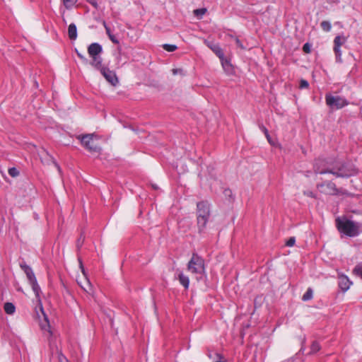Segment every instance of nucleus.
<instances>
[{
  "instance_id": "nucleus-1",
  "label": "nucleus",
  "mask_w": 362,
  "mask_h": 362,
  "mask_svg": "<svg viewBox=\"0 0 362 362\" xmlns=\"http://www.w3.org/2000/svg\"><path fill=\"white\" fill-rule=\"evenodd\" d=\"M313 169L316 174L330 173L336 177H349L356 173V170L351 165L336 163L333 167L330 168L327 165V162L324 159L316 160Z\"/></svg>"
},
{
  "instance_id": "nucleus-2",
  "label": "nucleus",
  "mask_w": 362,
  "mask_h": 362,
  "mask_svg": "<svg viewBox=\"0 0 362 362\" xmlns=\"http://www.w3.org/2000/svg\"><path fill=\"white\" fill-rule=\"evenodd\" d=\"M335 221L339 233L346 236L356 237L362 232V225L360 223L349 220L345 217H338Z\"/></svg>"
},
{
  "instance_id": "nucleus-3",
  "label": "nucleus",
  "mask_w": 362,
  "mask_h": 362,
  "mask_svg": "<svg viewBox=\"0 0 362 362\" xmlns=\"http://www.w3.org/2000/svg\"><path fill=\"white\" fill-rule=\"evenodd\" d=\"M187 271L197 276V279L200 280L203 276H206L204 259L197 253H193L190 260L187 263Z\"/></svg>"
},
{
  "instance_id": "nucleus-4",
  "label": "nucleus",
  "mask_w": 362,
  "mask_h": 362,
  "mask_svg": "<svg viewBox=\"0 0 362 362\" xmlns=\"http://www.w3.org/2000/svg\"><path fill=\"white\" fill-rule=\"evenodd\" d=\"M197 225L200 232L206 228L210 217V207L206 202H200L197 205Z\"/></svg>"
},
{
  "instance_id": "nucleus-5",
  "label": "nucleus",
  "mask_w": 362,
  "mask_h": 362,
  "mask_svg": "<svg viewBox=\"0 0 362 362\" xmlns=\"http://www.w3.org/2000/svg\"><path fill=\"white\" fill-rule=\"evenodd\" d=\"M102 52V46L97 42L90 44L88 47V53L92 59L90 65L94 68H100V64H103V59L100 57Z\"/></svg>"
},
{
  "instance_id": "nucleus-6",
  "label": "nucleus",
  "mask_w": 362,
  "mask_h": 362,
  "mask_svg": "<svg viewBox=\"0 0 362 362\" xmlns=\"http://www.w3.org/2000/svg\"><path fill=\"white\" fill-rule=\"evenodd\" d=\"M94 138L96 136L93 134L78 136V139L81 140L82 145L90 153H99L101 150L100 146L95 142Z\"/></svg>"
},
{
  "instance_id": "nucleus-7",
  "label": "nucleus",
  "mask_w": 362,
  "mask_h": 362,
  "mask_svg": "<svg viewBox=\"0 0 362 362\" xmlns=\"http://www.w3.org/2000/svg\"><path fill=\"white\" fill-rule=\"evenodd\" d=\"M29 284L32 286V289L35 294L36 298H37L38 304L40 305V311L42 312V314L44 316V322H41V324H40L41 328L44 330L49 331V329L50 328V326H49L48 317L44 312V309L42 308V305L41 300H40V293H41L40 287L38 285L37 280L35 282L33 281Z\"/></svg>"
},
{
  "instance_id": "nucleus-8",
  "label": "nucleus",
  "mask_w": 362,
  "mask_h": 362,
  "mask_svg": "<svg viewBox=\"0 0 362 362\" xmlns=\"http://www.w3.org/2000/svg\"><path fill=\"white\" fill-rule=\"evenodd\" d=\"M326 104L330 108L341 109L349 104L348 101L343 97L334 96L327 94L325 96Z\"/></svg>"
},
{
  "instance_id": "nucleus-9",
  "label": "nucleus",
  "mask_w": 362,
  "mask_h": 362,
  "mask_svg": "<svg viewBox=\"0 0 362 362\" xmlns=\"http://www.w3.org/2000/svg\"><path fill=\"white\" fill-rule=\"evenodd\" d=\"M99 70L104 78L112 86H116L118 83V78L115 71L110 70L108 68L100 64V68H95Z\"/></svg>"
},
{
  "instance_id": "nucleus-10",
  "label": "nucleus",
  "mask_w": 362,
  "mask_h": 362,
  "mask_svg": "<svg viewBox=\"0 0 362 362\" xmlns=\"http://www.w3.org/2000/svg\"><path fill=\"white\" fill-rule=\"evenodd\" d=\"M347 40V37L344 35H337L334 39V52L336 55V61L337 62H341V46L343 45Z\"/></svg>"
},
{
  "instance_id": "nucleus-11",
  "label": "nucleus",
  "mask_w": 362,
  "mask_h": 362,
  "mask_svg": "<svg viewBox=\"0 0 362 362\" xmlns=\"http://www.w3.org/2000/svg\"><path fill=\"white\" fill-rule=\"evenodd\" d=\"M317 187L322 193L326 194H336L338 193L335 184L332 182L319 184Z\"/></svg>"
},
{
  "instance_id": "nucleus-12",
  "label": "nucleus",
  "mask_w": 362,
  "mask_h": 362,
  "mask_svg": "<svg viewBox=\"0 0 362 362\" xmlns=\"http://www.w3.org/2000/svg\"><path fill=\"white\" fill-rule=\"evenodd\" d=\"M204 42L209 48H210L215 53V54L219 59H222L223 57L224 52L218 44L214 43V42L209 41L207 40H205Z\"/></svg>"
},
{
  "instance_id": "nucleus-13",
  "label": "nucleus",
  "mask_w": 362,
  "mask_h": 362,
  "mask_svg": "<svg viewBox=\"0 0 362 362\" xmlns=\"http://www.w3.org/2000/svg\"><path fill=\"white\" fill-rule=\"evenodd\" d=\"M339 286L341 288V290L343 292H345L349 290L351 285L352 284V282L349 280V279L344 275L340 274L339 276V282H338Z\"/></svg>"
},
{
  "instance_id": "nucleus-14",
  "label": "nucleus",
  "mask_w": 362,
  "mask_h": 362,
  "mask_svg": "<svg viewBox=\"0 0 362 362\" xmlns=\"http://www.w3.org/2000/svg\"><path fill=\"white\" fill-rule=\"evenodd\" d=\"M21 267L25 273L29 283L33 281L35 282L37 280L35 274L30 266L27 265L26 264H21Z\"/></svg>"
},
{
  "instance_id": "nucleus-15",
  "label": "nucleus",
  "mask_w": 362,
  "mask_h": 362,
  "mask_svg": "<svg viewBox=\"0 0 362 362\" xmlns=\"http://www.w3.org/2000/svg\"><path fill=\"white\" fill-rule=\"evenodd\" d=\"M223 69L228 74H231L233 72V68L230 62L225 58V55L222 59H220Z\"/></svg>"
},
{
  "instance_id": "nucleus-16",
  "label": "nucleus",
  "mask_w": 362,
  "mask_h": 362,
  "mask_svg": "<svg viewBox=\"0 0 362 362\" xmlns=\"http://www.w3.org/2000/svg\"><path fill=\"white\" fill-rule=\"evenodd\" d=\"M177 279L181 285L184 286L185 289H188L189 286V279L182 272H180L177 274Z\"/></svg>"
},
{
  "instance_id": "nucleus-17",
  "label": "nucleus",
  "mask_w": 362,
  "mask_h": 362,
  "mask_svg": "<svg viewBox=\"0 0 362 362\" xmlns=\"http://www.w3.org/2000/svg\"><path fill=\"white\" fill-rule=\"evenodd\" d=\"M78 284L84 291L88 293H90L92 291V286L86 276H84L83 282L78 281Z\"/></svg>"
},
{
  "instance_id": "nucleus-18",
  "label": "nucleus",
  "mask_w": 362,
  "mask_h": 362,
  "mask_svg": "<svg viewBox=\"0 0 362 362\" xmlns=\"http://www.w3.org/2000/svg\"><path fill=\"white\" fill-rule=\"evenodd\" d=\"M68 35L71 40H75L77 38V28L74 23H71L69 25Z\"/></svg>"
},
{
  "instance_id": "nucleus-19",
  "label": "nucleus",
  "mask_w": 362,
  "mask_h": 362,
  "mask_svg": "<svg viewBox=\"0 0 362 362\" xmlns=\"http://www.w3.org/2000/svg\"><path fill=\"white\" fill-rule=\"evenodd\" d=\"M103 25H104V27L105 28L106 33L108 35L110 40L114 44L118 45L119 43V40H117V38L114 35L112 34L110 28L107 25L105 22L103 23Z\"/></svg>"
},
{
  "instance_id": "nucleus-20",
  "label": "nucleus",
  "mask_w": 362,
  "mask_h": 362,
  "mask_svg": "<svg viewBox=\"0 0 362 362\" xmlns=\"http://www.w3.org/2000/svg\"><path fill=\"white\" fill-rule=\"evenodd\" d=\"M4 309L8 315H13L16 311L15 305L12 303H6L4 305Z\"/></svg>"
},
{
  "instance_id": "nucleus-21",
  "label": "nucleus",
  "mask_w": 362,
  "mask_h": 362,
  "mask_svg": "<svg viewBox=\"0 0 362 362\" xmlns=\"http://www.w3.org/2000/svg\"><path fill=\"white\" fill-rule=\"evenodd\" d=\"M209 357L213 362H226L223 356L218 353L209 354Z\"/></svg>"
},
{
  "instance_id": "nucleus-22",
  "label": "nucleus",
  "mask_w": 362,
  "mask_h": 362,
  "mask_svg": "<svg viewBox=\"0 0 362 362\" xmlns=\"http://www.w3.org/2000/svg\"><path fill=\"white\" fill-rule=\"evenodd\" d=\"M77 2L78 0H62L63 5L67 10L73 8Z\"/></svg>"
},
{
  "instance_id": "nucleus-23",
  "label": "nucleus",
  "mask_w": 362,
  "mask_h": 362,
  "mask_svg": "<svg viewBox=\"0 0 362 362\" xmlns=\"http://www.w3.org/2000/svg\"><path fill=\"white\" fill-rule=\"evenodd\" d=\"M313 291L311 288H308L306 292L303 294L302 300L304 301L310 300L313 298Z\"/></svg>"
},
{
  "instance_id": "nucleus-24",
  "label": "nucleus",
  "mask_w": 362,
  "mask_h": 362,
  "mask_svg": "<svg viewBox=\"0 0 362 362\" xmlns=\"http://www.w3.org/2000/svg\"><path fill=\"white\" fill-rule=\"evenodd\" d=\"M320 349V345L317 341H313L310 346V354H313L317 353Z\"/></svg>"
},
{
  "instance_id": "nucleus-25",
  "label": "nucleus",
  "mask_w": 362,
  "mask_h": 362,
  "mask_svg": "<svg viewBox=\"0 0 362 362\" xmlns=\"http://www.w3.org/2000/svg\"><path fill=\"white\" fill-rule=\"evenodd\" d=\"M322 29L325 32H329L332 28V25L329 21H323L320 23Z\"/></svg>"
},
{
  "instance_id": "nucleus-26",
  "label": "nucleus",
  "mask_w": 362,
  "mask_h": 362,
  "mask_svg": "<svg viewBox=\"0 0 362 362\" xmlns=\"http://www.w3.org/2000/svg\"><path fill=\"white\" fill-rule=\"evenodd\" d=\"M163 49L169 52H174L177 49V46L175 45L164 44L163 45Z\"/></svg>"
},
{
  "instance_id": "nucleus-27",
  "label": "nucleus",
  "mask_w": 362,
  "mask_h": 362,
  "mask_svg": "<svg viewBox=\"0 0 362 362\" xmlns=\"http://www.w3.org/2000/svg\"><path fill=\"white\" fill-rule=\"evenodd\" d=\"M8 172L10 176H11L12 177H16L19 175V171L17 168L14 167L10 168Z\"/></svg>"
},
{
  "instance_id": "nucleus-28",
  "label": "nucleus",
  "mask_w": 362,
  "mask_h": 362,
  "mask_svg": "<svg viewBox=\"0 0 362 362\" xmlns=\"http://www.w3.org/2000/svg\"><path fill=\"white\" fill-rule=\"evenodd\" d=\"M206 12V8H199V9H196L194 11V15L199 18H202V16L204 15Z\"/></svg>"
},
{
  "instance_id": "nucleus-29",
  "label": "nucleus",
  "mask_w": 362,
  "mask_h": 362,
  "mask_svg": "<svg viewBox=\"0 0 362 362\" xmlns=\"http://www.w3.org/2000/svg\"><path fill=\"white\" fill-rule=\"evenodd\" d=\"M354 272L362 279V265H357L354 268Z\"/></svg>"
},
{
  "instance_id": "nucleus-30",
  "label": "nucleus",
  "mask_w": 362,
  "mask_h": 362,
  "mask_svg": "<svg viewBox=\"0 0 362 362\" xmlns=\"http://www.w3.org/2000/svg\"><path fill=\"white\" fill-rule=\"evenodd\" d=\"M230 37L235 39L236 45L238 47H240L243 49H245V47L243 46V43L241 42V41L238 37H234L233 35H230Z\"/></svg>"
},
{
  "instance_id": "nucleus-31",
  "label": "nucleus",
  "mask_w": 362,
  "mask_h": 362,
  "mask_svg": "<svg viewBox=\"0 0 362 362\" xmlns=\"http://www.w3.org/2000/svg\"><path fill=\"white\" fill-rule=\"evenodd\" d=\"M296 243V238L294 237H291L287 241H286V246L288 247H292L295 245Z\"/></svg>"
},
{
  "instance_id": "nucleus-32",
  "label": "nucleus",
  "mask_w": 362,
  "mask_h": 362,
  "mask_svg": "<svg viewBox=\"0 0 362 362\" xmlns=\"http://www.w3.org/2000/svg\"><path fill=\"white\" fill-rule=\"evenodd\" d=\"M309 86V83L306 80L301 79L300 81V88H307Z\"/></svg>"
},
{
  "instance_id": "nucleus-33",
  "label": "nucleus",
  "mask_w": 362,
  "mask_h": 362,
  "mask_svg": "<svg viewBox=\"0 0 362 362\" xmlns=\"http://www.w3.org/2000/svg\"><path fill=\"white\" fill-rule=\"evenodd\" d=\"M310 48L311 46L309 43H305L303 47V50L305 53H310Z\"/></svg>"
},
{
  "instance_id": "nucleus-34",
  "label": "nucleus",
  "mask_w": 362,
  "mask_h": 362,
  "mask_svg": "<svg viewBox=\"0 0 362 362\" xmlns=\"http://www.w3.org/2000/svg\"><path fill=\"white\" fill-rule=\"evenodd\" d=\"M88 3H90L94 8H98V3L100 0H86Z\"/></svg>"
},
{
  "instance_id": "nucleus-35",
  "label": "nucleus",
  "mask_w": 362,
  "mask_h": 362,
  "mask_svg": "<svg viewBox=\"0 0 362 362\" xmlns=\"http://www.w3.org/2000/svg\"><path fill=\"white\" fill-rule=\"evenodd\" d=\"M262 131L264 132V133L265 134V136H267L268 141L270 142L269 134L268 130L264 127H262Z\"/></svg>"
},
{
  "instance_id": "nucleus-36",
  "label": "nucleus",
  "mask_w": 362,
  "mask_h": 362,
  "mask_svg": "<svg viewBox=\"0 0 362 362\" xmlns=\"http://www.w3.org/2000/svg\"><path fill=\"white\" fill-rule=\"evenodd\" d=\"M304 194L307 195L308 197H315V194L313 192H310V191H308V192H304Z\"/></svg>"
},
{
  "instance_id": "nucleus-37",
  "label": "nucleus",
  "mask_w": 362,
  "mask_h": 362,
  "mask_svg": "<svg viewBox=\"0 0 362 362\" xmlns=\"http://www.w3.org/2000/svg\"><path fill=\"white\" fill-rule=\"evenodd\" d=\"M77 55L78 57L81 59L83 62H87V59L83 56L81 54L77 52Z\"/></svg>"
},
{
  "instance_id": "nucleus-38",
  "label": "nucleus",
  "mask_w": 362,
  "mask_h": 362,
  "mask_svg": "<svg viewBox=\"0 0 362 362\" xmlns=\"http://www.w3.org/2000/svg\"><path fill=\"white\" fill-rule=\"evenodd\" d=\"M59 361L60 362H68V361L66 358V357L64 356L63 355L59 356Z\"/></svg>"
},
{
  "instance_id": "nucleus-39",
  "label": "nucleus",
  "mask_w": 362,
  "mask_h": 362,
  "mask_svg": "<svg viewBox=\"0 0 362 362\" xmlns=\"http://www.w3.org/2000/svg\"><path fill=\"white\" fill-rule=\"evenodd\" d=\"M64 12H65L64 11H62V10L61 9V13H62V21H63V22H64V23H66V19H65V18H64Z\"/></svg>"
},
{
  "instance_id": "nucleus-40",
  "label": "nucleus",
  "mask_w": 362,
  "mask_h": 362,
  "mask_svg": "<svg viewBox=\"0 0 362 362\" xmlns=\"http://www.w3.org/2000/svg\"><path fill=\"white\" fill-rule=\"evenodd\" d=\"M178 71H179L178 69H173V74H177L178 73Z\"/></svg>"
},
{
  "instance_id": "nucleus-41",
  "label": "nucleus",
  "mask_w": 362,
  "mask_h": 362,
  "mask_svg": "<svg viewBox=\"0 0 362 362\" xmlns=\"http://www.w3.org/2000/svg\"><path fill=\"white\" fill-rule=\"evenodd\" d=\"M225 192H226V194H228V192L230 193V191L229 189H228V190H226Z\"/></svg>"
}]
</instances>
